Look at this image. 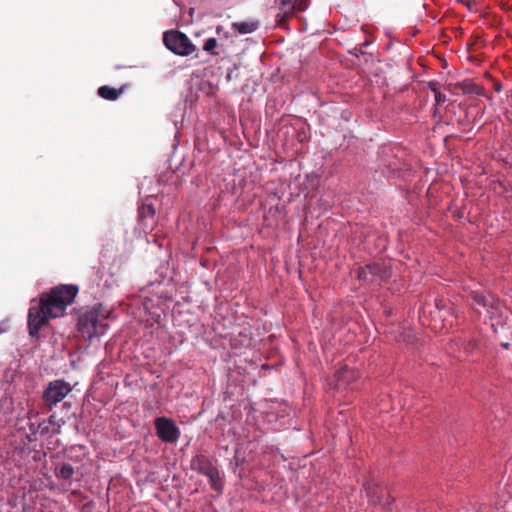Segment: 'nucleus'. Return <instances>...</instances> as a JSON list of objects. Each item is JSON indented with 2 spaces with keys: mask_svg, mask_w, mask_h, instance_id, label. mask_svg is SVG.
I'll use <instances>...</instances> for the list:
<instances>
[{
  "mask_svg": "<svg viewBox=\"0 0 512 512\" xmlns=\"http://www.w3.org/2000/svg\"><path fill=\"white\" fill-rule=\"evenodd\" d=\"M78 293V287L70 284H60L40 296L39 309L34 313V336L46 326L50 319L61 317L65 314Z\"/></svg>",
  "mask_w": 512,
  "mask_h": 512,
  "instance_id": "f257e3e1",
  "label": "nucleus"
},
{
  "mask_svg": "<svg viewBox=\"0 0 512 512\" xmlns=\"http://www.w3.org/2000/svg\"><path fill=\"white\" fill-rule=\"evenodd\" d=\"M101 305L85 310L78 317V331L83 337L92 339L103 335L108 328L106 316L100 313Z\"/></svg>",
  "mask_w": 512,
  "mask_h": 512,
  "instance_id": "f03ea898",
  "label": "nucleus"
},
{
  "mask_svg": "<svg viewBox=\"0 0 512 512\" xmlns=\"http://www.w3.org/2000/svg\"><path fill=\"white\" fill-rule=\"evenodd\" d=\"M163 41L167 49L180 56H188L196 50L187 35L180 31L165 32Z\"/></svg>",
  "mask_w": 512,
  "mask_h": 512,
  "instance_id": "7ed1b4c3",
  "label": "nucleus"
},
{
  "mask_svg": "<svg viewBox=\"0 0 512 512\" xmlns=\"http://www.w3.org/2000/svg\"><path fill=\"white\" fill-rule=\"evenodd\" d=\"M194 465L199 473L209 479L211 488L218 493H222L224 482L218 468L205 456H197Z\"/></svg>",
  "mask_w": 512,
  "mask_h": 512,
  "instance_id": "20e7f679",
  "label": "nucleus"
},
{
  "mask_svg": "<svg viewBox=\"0 0 512 512\" xmlns=\"http://www.w3.org/2000/svg\"><path fill=\"white\" fill-rule=\"evenodd\" d=\"M154 426L158 438L164 443L174 444L181 435V431L176 423L167 417H157Z\"/></svg>",
  "mask_w": 512,
  "mask_h": 512,
  "instance_id": "39448f33",
  "label": "nucleus"
},
{
  "mask_svg": "<svg viewBox=\"0 0 512 512\" xmlns=\"http://www.w3.org/2000/svg\"><path fill=\"white\" fill-rule=\"evenodd\" d=\"M366 495L372 504H378L384 509H389L393 498L391 497L387 487L380 483L369 481L365 485Z\"/></svg>",
  "mask_w": 512,
  "mask_h": 512,
  "instance_id": "423d86ee",
  "label": "nucleus"
},
{
  "mask_svg": "<svg viewBox=\"0 0 512 512\" xmlns=\"http://www.w3.org/2000/svg\"><path fill=\"white\" fill-rule=\"evenodd\" d=\"M71 390L70 384L64 380L52 381L43 393V400L49 406L56 405L58 402L62 401Z\"/></svg>",
  "mask_w": 512,
  "mask_h": 512,
  "instance_id": "0eeeda50",
  "label": "nucleus"
},
{
  "mask_svg": "<svg viewBox=\"0 0 512 512\" xmlns=\"http://www.w3.org/2000/svg\"><path fill=\"white\" fill-rule=\"evenodd\" d=\"M388 276L386 267L379 263L367 264L363 267H359L357 270V278L370 283L383 280Z\"/></svg>",
  "mask_w": 512,
  "mask_h": 512,
  "instance_id": "6e6552de",
  "label": "nucleus"
},
{
  "mask_svg": "<svg viewBox=\"0 0 512 512\" xmlns=\"http://www.w3.org/2000/svg\"><path fill=\"white\" fill-rule=\"evenodd\" d=\"M278 4L279 12L276 15V24L279 27L286 28L287 21L295 14L292 0H275Z\"/></svg>",
  "mask_w": 512,
  "mask_h": 512,
  "instance_id": "1a4fd4ad",
  "label": "nucleus"
},
{
  "mask_svg": "<svg viewBox=\"0 0 512 512\" xmlns=\"http://www.w3.org/2000/svg\"><path fill=\"white\" fill-rule=\"evenodd\" d=\"M359 377V372L357 370L349 368L347 365H344L335 373V379L337 382V387L347 386L351 382L355 381Z\"/></svg>",
  "mask_w": 512,
  "mask_h": 512,
  "instance_id": "9d476101",
  "label": "nucleus"
},
{
  "mask_svg": "<svg viewBox=\"0 0 512 512\" xmlns=\"http://www.w3.org/2000/svg\"><path fill=\"white\" fill-rule=\"evenodd\" d=\"M459 349H462L467 356H475L480 352V339L479 338H462L456 343Z\"/></svg>",
  "mask_w": 512,
  "mask_h": 512,
  "instance_id": "9b49d317",
  "label": "nucleus"
},
{
  "mask_svg": "<svg viewBox=\"0 0 512 512\" xmlns=\"http://www.w3.org/2000/svg\"><path fill=\"white\" fill-rule=\"evenodd\" d=\"M471 298L475 304L483 306L487 309H494L495 299L491 294H484L479 291H472Z\"/></svg>",
  "mask_w": 512,
  "mask_h": 512,
  "instance_id": "f8f14e48",
  "label": "nucleus"
},
{
  "mask_svg": "<svg viewBox=\"0 0 512 512\" xmlns=\"http://www.w3.org/2000/svg\"><path fill=\"white\" fill-rule=\"evenodd\" d=\"M123 91L124 87H121L120 89H115L113 87L104 85L98 88L97 93L101 98L105 100L115 101L123 93Z\"/></svg>",
  "mask_w": 512,
  "mask_h": 512,
  "instance_id": "ddd939ff",
  "label": "nucleus"
},
{
  "mask_svg": "<svg viewBox=\"0 0 512 512\" xmlns=\"http://www.w3.org/2000/svg\"><path fill=\"white\" fill-rule=\"evenodd\" d=\"M232 29L239 34H249L256 31L259 27L258 21L233 22Z\"/></svg>",
  "mask_w": 512,
  "mask_h": 512,
  "instance_id": "4468645a",
  "label": "nucleus"
},
{
  "mask_svg": "<svg viewBox=\"0 0 512 512\" xmlns=\"http://www.w3.org/2000/svg\"><path fill=\"white\" fill-rule=\"evenodd\" d=\"M75 471L71 464L64 463L56 469V477L65 483L70 484Z\"/></svg>",
  "mask_w": 512,
  "mask_h": 512,
  "instance_id": "2eb2a0df",
  "label": "nucleus"
},
{
  "mask_svg": "<svg viewBox=\"0 0 512 512\" xmlns=\"http://www.w3.org/2000/svg\"><path fill=\"white\" fill-rule=\"evenodd\" d=\"M155 215V208L152 204L144 203L138 209V217L144 222L147 219H152Z\"/></svg>",
  "mask_w": 512,
  "mask_h": 512,
  "instance_id": "dca6fc26",
  "label": "nucleus"
},
{
  "mask_svg": "<svg viewBox=\"0 0 512 512\" xmlns=\"http://www.w3.org/2000/svg\"><path fill=\"white\" fill-rule=\"evenodd\" d=\"M451 305L452 304L445 299H436V301H435L436 310L434 311L435 317H442L443 312L449 313V311L451 310Z\"/></svg>",
  "mask_w": 512,
  "mask_h": 512,
  "instance_id": "f3484780",
  "label": "nucleus"
},
{
  "mask_svg": "<svg viewBox=\"0 0 512 512\" xmlns=\"http://www.w3.org/2000/svg\"><path fill=\"white\" fill-rule=\"evenodd\" d=\"M442 317H439L443 321V325L441 329H449L451 328L455 323H457V316L454 315L453 307L451 306V310L449 313L442 314Z\"/></svg>",
  "mask_w": 512,
  "mask_h": 512,
  "instance_id": "a211bd4d",
  "label": "nucleus"
},
{
  "mask_svg": "<svg viewBox=\"0 0 512 512\" xmlns=\"http://www.w3.org/2000/svg\"><path fill=\"white\" fill-rule=\"evenodd\" d=\"M218 46V42L215 38H208L203 45V49L210 53L211 55H219V52L216 51V47Z\"/></svg>",
  "mask_w": 512,
  "mask_h": 512,
  "instance_id": "6ab92c4d",
  "label": "nucleus"
},
{
  "mask_svg": "<svg viewBox=\"0 0 512 512\" xmlns=\"http://www.w3.org/2000/svg\"><path fill=\"white\" fill-rule=\"evenodd\" d=\"M462 88L465 93L482 94L480 87L474 83H464Z\"/></svg>",
  "mask_w": 512,
  "mask_h": 512,
  "instance_id": "aec40b11",
  "label": "nucleus"
},
{
  "mask_svg": "<svg viewBox=\"0 0 512 512\" xmlns=\"http://www.w3.org/2000/svg\"><path fill=\"white\" fill-rule=\"evenodd\" d=\"M292 2H293L295 12H297V11L302 12L308 8V4L305 0H292Z\"/></svg>",
  "mask_w": 512,
  "mask_h": 512,
  "instance_id": "412c9836",
  "label": "nucleus"
},
{
  "mask_svg": "<svg viewBox=\"0 0 512 512\" xmlns=\"http://www.w3.org/2000/svg\"><path fill=\"white\" fill-rule=\"evenodd\" d=\"M27 329L30 335H32V307L27 311Z\"/></svg>",
  "mask_w": 512,
  "mask_h": 512,
  "instance_id": "4be33fe9",
  "label": "nucleus"
},
{
  "mask_svg": "<svg viewBox=\"0 0 512 512\" xmlns=\"http://www.w3.org/2000/svg\"><path fill=\"white\" fill-rule=\"evenodd\" d=\"M445 101H446V95L441 92H436V94H435L436 105L442 104Z\"/></svg>",
  "mask_w": 512,
  "mask_h": 512,
  "instance_id": "5701e85b",
  "label": "nucleus"
},
{
  "mask_svg": "<svg viewBox=\"0 0 512 512\" xmlns=\"http://www.w3.org/2000/svg\"><path fill=\"white\" fill-rule=\"evenodd\" d=\"M429 88L436 94V92H439L437 90V83L436 82H429Z\"/></svg>",
  "mask_w": 512,
  "mask_h": 512,
  "instance_id": "b1692460",
  "label": "nucleus"
},
{
  "mask_svg": "<svg viewBox=\"0 0 512 512\" xmlns=\"http://www.w3.org/2000/svg\"><path fill=\"white\" fill-rule=\"evenodd\" d=\"M509 346H510V344H509L508 342H502V343H501V347H502L503 349H506V350H507V349H509Z\"/></svg>",
  "mask_w": 512,
  "mask_h": 512,
  "instance_id": "393cba45",
  "label": "nucleus"
},
{
  "mask_svg": "<svg viewBox=\"0 0 512 512\" xmlns=\"http://www.w3.org/2000/svg\"><path fill=\"white\" fill-rule=\"evenodd\" d=\"M39 457H40V451H34V456H33L34 461L39 459Z\"/></svg>",
  "mask_w": 512,
  "mask_h": 512,
  "instance_id": "a878e982",
  "label": "nucleus"
},
{
  "mask_svg": "<svg viewBox=\"0 0 512 512\" xmlns=\"http://www.w3.org/2000/svg\"><path fill=\"white\" fill-rule=\"evenodd\" d=\"M222 30H223V27H222V26H218V27L216 28V32H217L218 34H219L220 32H222Z\"/></svg>",
  "mask_w": 512,
  "mask_h": 512,
  "instance_id": "bb28decb",
  "label": "nucleus"
}]
</instances>
